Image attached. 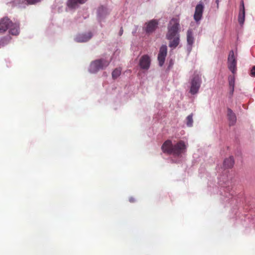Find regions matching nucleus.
<instances>
[{"label": "nucleus", "instance_id": "f257e3e1", "mask_svg": "<svg viewBox=\"0 0 255 255\" xmlns=\"http://www.w3.org/2000/svg\"><path fill=\"white\" fill-rule=\"evenodd\" d=\"M180 30L179 18H172L168 24L166 34V38L169 41V46L172 49L177 47L180 43Z\"/></svg>", "mask_w": 255, "mask_h": 255}, {"label": "nucleus", "instance_id": "f03ea898", "mask_svg": "<svg viewBox=\"0 0 255 255\" xmlns=\"http://www.w3.org/2000/svg\"><path fill=\"white\" fill-rule=\"evenodd\" d=\"M187 146L183 140L179 141L173 144L170 140H166L161 146L162 151L168 154H172L175 157H180L186 151Z\"/></svg>", "mask_w": 255, "mask_h": 255}, {"label": "nucleus", "instance_id": "7ed1b4c3", "mask_svg": "<svg viewBox=\"0 0 255 255\" xmlns=\"http://www.w3.org/2000/svg\"><path fill=\"white\" fill-rule=\"evenodd\" d=\"M237 57L235 54L234 51L233 50H232L229 52L228 55L227 59V66L228 69L234 75H235L237 71Z\"/></svg>", "mask_w": 255, "mask_h": 255}, {"label": "nucleus", "instance_id": "20e7f679", "mask_svg": "<svg viewBox=\"0 0 255 255\" xmlns=\"http://www.w3.org/2000/svg\"><path fill=\"white\" fill-rule=\"evenodd\" d=\"M110 62L105 59H98L92 62L90 66V71L92 73H96L100 69L107 67Z\"/></svg>", "mask_w": 255, "mask_h": 255}, {"label": "nucleus", "instance_id": "39448f33", "mask_svg": "<svg viewBox=\"0 0 255 255\" xmlns=\"http://www.w3.org/2000/svg\"><path fill=\"white\" fill-rule=\"evenodd\" d=\"M201 80L198 75H195L192 78L191 82V88L190 92L192 95L196 94L198 93L200 87Z\"/></svg>", "mask_w": 255, "mask_h": 255}, {"label": "nucleus", "instance_id": "423d86ee", "mask_svg": "<svg viewBox=\"0 0 255 255\" xmlns=\"http://www.w3.org/2000/svg\"><path fill=\"white\" fill-rule=\"evenodd\" d=\"M158 21L156 19H152L145 23L144 30L148 34L152 33L157 28Z\"/></svg>", "mask_w": 255, "mask_h": 255}, {"label": "nucleus", "instance_id": "0eeeda50", "mask_svg": "<svg viewBox=\"0 0 255 255\" xmlns=\"http://www.w3.org/2000/svg\"><path fill=\"white\" fill-rule=\"evenodd\" d=\"M204 8V4L201 1L196 6L194 14V19L196 22H197L201 19Z\"/></svg>", "mask_w": 255, "mask_h": 255}, {"label": "nucleus", "instance_id": "6e6552de", "mask_svg": "<svg viewBox=\"0 0 255 255\" xmlns=\"http://www.w3.org/2000/svg\"><path fill=\"white\" fill-rule=\"evenodd\" d=\"M151 59L147 55L142 56L139 60V65L141 69L147 70L150 67Z\"/></svg>", "mask_w": 255, "mask_h": 255}, {"label": "nucleus", "instance_id": "1a4fd4ad", "mask_svg": "<svg viewBox=\"0 0 255 255\" xmlns=\"http://www.w3.org/2000/svg\"><path fill=\"white\" fill-rule=\"evenodd\" d=\"M167 53V46L165 45H163L161 46L159 49V52L158 55V61L160 66H162L165 61V57H166Z\"/></svg>", "mask_w": 255, "mask_h": 255}, {"label": "nucleus", "instance_id": "9d476101", "mask_svg": "<svg viewBox=\"0 0 255 255\" xmlns=\"http://www.w3.org/2000/svg\"><path fill=\"white\" fill-rule=\"evenodd\" d=\"M11 21L7 17L0 20V33H3L8 29Z\"/></svg>", "mask_w": 255, "mask_h": 255}, {"label": "nucleus", "instance_id": "9b49d317", "mask_svg": "<svg viewBox=\"0 0 255 255\" xmlns=\"http://www.w3.org/2000/svg\"><path fill=\"white\" fill-rule=\"evenodd\" d=\"M245 8L244 1L242 0L240 3V12L238 16V21L240 25H242L245 21Z\"/></svg>", "mask_w": 255, "mask_h": 255}, {"label": "nucleus", "instance_id": "f8f14e48", "mask_svg": "<svg viewBox=\"0 0 255 255\" xmlns=\"http://www.w3.org/2000/svg\"><path fill=\"white\" fill-rule=\"evenodd\" d=\"M8 29L9 33L13 35H17L19 33V23L18 22L13 23L11 21Z\"/></svg>", "mask_w": 255, "mask_h": 255}, {"label": "nucleus", "instance_id": "ddd939ff", "mask_svg": "<svg viewBox=\"0 0 255 255\" xmlns=\"http://www.w3.org/2000/svg\"><path fill=\"white\" fill-rule=\"evenodd\" d=\"M92 37V34L89 32L86 34H81L78 35L75 39L78 42H85L88 41Z\"/></svg>", "mask_w": 255, "mask_h": 255}, {"label": "nucleus", "instance_id": "4468645a", "mask_svg": "<svg viewBox=\"0 0 255 255\" xmlns=\"http://www.w3.org/2000/svg\"><path fill=\"white\" fill-rule=\"evenodd\" d=\"M227 116L229 121L230 126H234L237 121V118L235 114L230 109H228Z\"/></svg>", "mask_w": 255, "mask_h": 255}, {"label": "nucleus", "instance_id": "2eb2a0df", "mask_svg": "<svg viewBox=\"0 0 255 255\" xmlns=\"http://www.w3.org/2000/svg\"><path fill=\"white\" fill-rule=\"evenodd\" d=\"M87 0H68L67 2V6L72 8L77 7L79 4L84 3Z\"/></svg>", "mask_w": 255, "mask_h": 255}, {"label": "nucleus", "instance_id": "dca6fc26", "mask_svg": "<svg viewBox=\"0 0 255 255\" xmlns=\"http://www.w3.org/2000/svg\"><path fill=\"white\" fill-rule=\"evenodd\" d=\"M229 86L230 89V94L231 96L233 95L235 84V75H230L228 77Z\"/></svg>", "mask_w": 255, "mask_h": 255}, {"label": "nucleus", "instance_id": "f3484780", "mask_svg": "<svg viewBox=\"0 0 255 255\" xmlns=\"http://www.w3.org/2000/svg\"><path fill=\"white\" fill-rule=\"evenodd\" d=\"M234 164V160L233 156H230L226 158L224 161L223 166L225 168L229 169L233 167Z\"/></svg>", "mask_w": 255, "mask_h": 255}, {"label": "nucleus", "instance_id": "a211bd4d", "mask_svg": "<svg viewBox=\"0 0 255 255\" xmlns=\"http://www.w3.org/2000/svg\"><path fill=\"white\" fill-rule=\"evenodd\" d=\"M187 41L188 44L191 47L194 43V37L193 36V32L191 29H189L187 30Z\"/></svg>", "mask_w": 255, "mask_h": 255}, {"label": "nucleus", "instance_id": "6ab92c4d", "mask_svg": "<svg viewBox=\"0 0 255 255\" xmlns=\"http://www.w3.org/2000/svg\"><path fill=\"white\" fill-rule=\"evenodd\" d=\"M11 39V37L9 36H5L0 39V48L3 47L7 44Z\"/></svg>", "mask_w": 255, "mask_h": 255}, {"label": "nucleus", "instance_id": "aec40b11", "mask_svg": "<svg viewBox=\"0 0 255 255\" xmlns=\"http://www.w3.org/2000/svg\"><path fill=\"white\" fill-rule=\"evenodd\" d=\"M121 68H116L112 72V78L114 79H117L119 77L121 74Z\"/></svg>", "mask_w": 255, "mask_h": 255}, {"label": "nucleus", "instance_id": "412c9836", "mask_svg": "<svg viewBox=\"0 0 255 255\" xmlns=\"http://www.w3.org/2000/svg\"><path fill=\"white\" fill-rule=\"evenodd\" d=\"M193 114H191L186 118V125L188 127H191L193 125Z\"/></svg>", "mask_w": 255, "mask_h": 255}, {"label": "nucleus", "instance_id": "4be33fe9", "mask_svg": "<svg viewBox=\"0 0 255 255\" xmlns=\"http://www.w3.org/2000/svg\"><path fill=\"white\" fill-rule=\"evenodd\" d=\"M27 4H34L40 1L41 0H24Z\"/></svg>", "mask_w": 255, "mask_h": 255}, {"label": "nucleus", "instance_id": "5701e85b", "mask_svg": "<svg viewBox=\"0 0 255 255\" xmlns=\"http://www.w3.org/2000/svg\"><path fill=\"white\" fill-rule=\"evenodd\" d=\"M250 75L252 77H255V66H253L251 70Z\"/></svg>", "mask_w": 255, "mask_h": 255}, {"label": "nucleus", "instance_id": "b1692460", "mask_svg": "<svg viewBox=\"0 0 255 255\" xmlns=\"http://www.w3.org/2000/svg\"><path fill=\"white\" fill-rule=\"evenodd\" d=\"M129 201L130 203H134L136 201V199H135V198L133 197H130V198H129Z\"/></svg>", "mask_w": 255, "mask_h": 255}, {"label": "nucleus", "instance_id": "393cba45", "mask_svg": "<svg viewBox=\"0 0 255 255\" xmlns=\"http://www.w3.org/2000/svg\"><path fill=\"white\" fill-rule=\"evenodd\" d=\"M123 31H124L123 29V28H122V27H121V29H120V32H119V35H120V36H121V35L123 34Z\"/></svg>", "mask_w": 255, "mask_h": 255}]
</instances>
